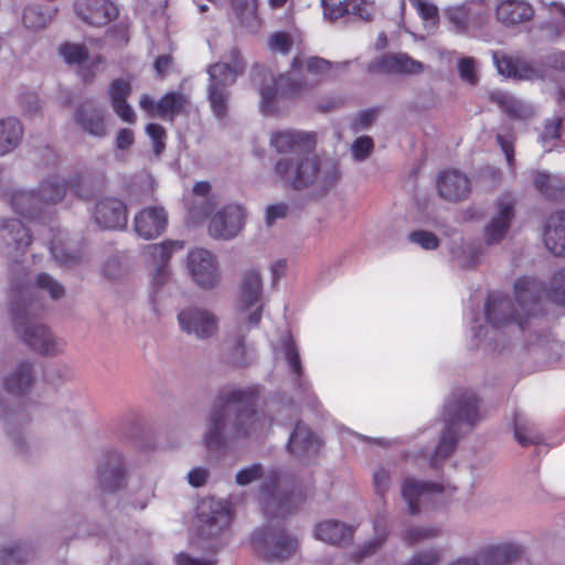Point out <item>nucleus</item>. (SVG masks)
Listing matches in <instances>:
<instances>
[{
    "label": "nucleus",
    "instance_id": "f257e3e1",
    "mask_svg": "<svg viewBox=\"0 0 565 565\" xmlns=\"http://www.w3.org/2000/svg\"><path fill=\"white\" fill-rule=\"evenodd\" d=\"M270 145L285 154L275 163V173L286 185L296 190H310L323 196L337 186L341 179L338 161L311 154L316 146L315 135L294 129L275 131Z\"/></svg>",
    "mask_w": 565,
    "mask_h": 565
},
{
    "label": "nucleus",
    "instance_id": "f03ea898",
    "mask_svg": "<svg viewBox=\"0 0 565 565\" xmlns=\"http://www.w3.org/2000/svg\"><path fill=\"white\" fill-rule=\"evenodd\" d=\"M258 390L249 386L224 391L209 415L203 444L221 449L227 441L259 437L266 434L274 418L264 409H255Z\"/></svg>",
    "mask_w": 565,
    "mask_h": 565
},
{
    "label": "nucleus",
    "instance_id": "7ed1b4c3",
    "mask_svg": "<svg viewBox=\"0 0 565 565\" xmlns=\"http://www.w3.org/2000/svg\"><path fill=\"white\" fill-rule=\"evenodd\" d=\"M331 62L319 57L295 56L291 70L278 78H271L270 85L260 88V108L264 114L275 110L274 102L278 94L299 97L312 92L331 75Z\"/></svg>",
    "mask_w": 565,
    "mask_h": 565
},
{
    "label": "nucleus",
    "instance_id": "20e7f679",
    "mask_svg": "<svg viewBox=\"0 0 565 565\" xmlns=\"http://www.w3.org/2000/svg\"><path fill=\"white\" fill-rule=\"evenodd\" d=\"M444 418L446 427L430 458V465L435 468L438 467L439 461L451 455L459 438L481 420L475 392L471 390L452 392L445 403Z\"/></svg>",
    "mask_w": 565,
    "mask_h": 565
},
{
    "label": "nucleus",
    "instance_id": "39448f33",
    "mask_svg": "<svg viewBox=\"0 0 565 565\" xmlns=\"http://www.w3.org/2000/svg\"><path fill=\"white\" fill-rule=\"evenodd\" d=\"M231 62H217L207 67V100L215 117L226 116L231 98L230 87L244 72L245 64L237 50L231 51Z\"/></svg>",
    "mask_w": 565,
    "mask_h": 565
},
{
    "label": "nucleus",
    "instance_id": "423d86ee",
    "mask_svg": "<svg viewBox=\"0 0 565 565\" xmlns=\"http://www.w3.org/2000/svg\"><path fill=\"white\" fill-rule=\"evenodd\" d=\"M35 313L36 311L28 310L20 305L11 308L15 330L33 351L43 355L62 353L66 347L65 341L52 333L46 326L33 321Z\"/></svg>",
    "mask_w": 565,
    "mask_h": 565
},
{
    "label": "nucleus",
    "instance_id": "0eeeda50",
    "mask_svg": "<svg viewBox=\"0 0 565 565\" xmlns=\"http://www.w3.org/2000/svg\"><path fill=\"white\" fill-rule=\"evenodd\" d=\"M543 292L548 300L565 305V268L554 275L548 290H543L541 282L530 277H522L514 284L515 301L526 317L536 312L535 308Z\"/></svg>",
    "mask_w": 565,
    "mask_h": 565
},
{
    "label": "nucleus",
    "instance_id": "6e6552de",
    "mask_svg": "<svg viewBox=\"0 0 565 565\" xmlns=\"http://www.w3.org/2000/svg\"><path fill=\"white\" fill-rule=\"evenodd\" d=\"M252 542L256 551L270 562L289 559L299 548L298 539L280 526H265L255 530L252 534Z\"/></svg>",
    "mask_w": 565,
    "mask_h": 565
},
{
    "label": "nucleus",
    "instance_id": "1a4fd4ad",
    "mask_svg": "<svg viewBox=\"0 0 565 565\" xmlns=\"http://www.w3.org/2000/svg\"><path fill=\"white\" fill-rule=\"evenodd\" d=\"M179 329L199 341H206L217 334L220 318L210 308L190 305L182 308L177 316Z\"/></svg>",
    "mask_w": 565,
    "mask_h": 565
},
{
    "label": "nucleus",
    "instance_id": "9d476101",
    "mask_svg": "<svg viewBox=\"0 0 565 565\" xmlns=\"http://www.w3.org/2000/svg\"><path fill=\"white\" fill-rule=\"evenodd\" d=\"M186 268L193 282L202 289H213L221 281L216 256L205 248H193L186 257Z\"/></svg>",
    "mask_w": 565,
    "mask_h": 565
},
{
    "label": "nucleus",
    "instance_id": "9b49d317",
    "mask_svg": "<svg viewBox=\"0 0 565 565\" xmlns=\"http://www.w3.org/2000/svg\"><path fill=\"white\" fill-rule=\"evenodd\" d=\"M262 278L257 270L245 273L241 294L237 301V309L241 319L246 320L249 326H257L262 319Z\"/></svg>",
    "mask_w": 565,
    "mask_h": 565
},
{
    "label": "nucleus",
    "instance_id": "f8f14e48",
    "mask_svg": "<svg viewBox=\"0 0 565 565\" xmlns=\"http://www.w3.org/2000/svg\"><path fill=\"white\" fill-rule=\"evenodd\" d=\"M198 519L201 534L212 537L230 526L232 515L228 505L224 501L210 498L200 502Z\"/></svg>",
    "mask_w": 565,
    "mask_h": 565
},
{
    "label": "nucleus",
    "instance_id": "ddd939ff",
    "mask_svg": "<svg viewBox=\"0 0 565 565\" xmlns=\"http://www.w3.org/2000/svg\"><path fill=\"white\" fill-rule=\"evenodd\" d=\"M493 62L499 74L516 81H537L544 78L547 73L546 66L541 62H532L499 53L493 54Z\"/></svg>",
    "mask_w": 565,
    "mask_h": 565
},
{
    "label": "nucleus",
    "instance_id": "4468645a",
    "mask_svg": "<svg viewBox=\"0 0 565 565\" xmlns=\"http://www.w3.org/2000/svg\"><path fill=\"white\" fill-rule=\"evenodd\" d=\"M515 200L510 194L499 198L494 205V212L484 226L483 238L488 245L501 242L507 235L515 216Z\"/></svg>",
    "mask_w": 565,
    "mask_h": 565
},
{
    "label": "nucleus",
    "instance_id": "2eb2a0df",
    "mask_svg": "<svg viewBox=\"0 0 565 565\" xmlns=\"http://www.w3.org/2000/svg\"><path fill=\"white\" fill-rule=\"evenodd\" d=\"M34 289L46 292L53 300L62 298L65 294L63 285L55 278L47 274H39L34 285L17 286L14 302L11 308H17L20 305L28 310L38 311V306L32 300Z\"/></svg>",
    "mask_w": 565,
    "mask_h": 565
},
{
    "label": "nucleus",
    "instance_id": "dca6fc26",
    "mask_svg": "<svg viewBox=\"0 0 565 565\" xmlns=\"http://www.w3.org/2000/svg\"><path fill=\"white\" fill-rule=\"evenodd\" d=\"M244 217L245 212L241 205H227L211 218L209 225L210 234L216 238H232L242 230Z\"/></svg>",
    "mask_w": 565,
    "mask_h": 565
},
{
    "label": "nucleus",
    "instance_id": "f3484780",
    "mask_svg": "<svg viewBox=\"0 0 565 565\" xmlns=\"http://www.w3.org/2000/svg\"><path fill=\"white\" fill-rule=\"evenodd\" d=\"M77 17L93 26H104L117 18L118 8L110 0H76Z\"/></svg>",
    "mask_w": 565,
    "mask_h": 565
},
{
    "label": "nucleus",
    "instance_id": "a211bd4d",
    "mask_svg": "<svg viewBox=\"0 0 565 565\" xmlns=\"http://www.w3.org/2000/svg\"><path fill=\"white\" fill-rule=\"evenodd\" d=\"M445 487L440 483L420 481L412 477L403 480L401 494L407 504L409 514L416 515L420 512V502L435 493H441Z\"/></svg>",
    "mask_w": 565,
    "mask_h": 565
},
{
    "label": "nucleus",
    "instance_id": "6ab92c4d",
    "mask_svg": "<svg viewBox=\"0 0 565 565\" xmlns=\"http://www.w3.org/2000/svg\"><path fill=\"white\" fill-rule=\"evenodd\" d=\"M489 565H532L523 544L504 541L488 546Z\"/></svg>",
    "mask_w": 565,
    "mask_h": 565
},
{
    "label": "nucleus",
    "instance_id": "aec40b11",
    "mask_svg": "<svg viewBox=\"0 0 565 565\" xmlns=\"http://www.w3.org/2000/svg\"><path fill=\"white\" fill-rule=\"evenodd\" d=\"M94 217L102 228H124L127 225V209L122 201L106 198L96 204Z\"/></svg>",
    "mask_w": 565,
    "mask_h": 565
},
{
    "label": "nucleus",
    "instance_id": "412c9836",
    "mask_svg": "<svg viewBox=\"0 0 565 565\" xmlns=\"http://www.w3.org/2000/svg\"><path fill=\"white\" fill-rule=\"evenodd\" d=\"M168 224V215L163 207L153 206L142 210L135 216L136 233L145 239L160 236Z\"/></svg>",
    "mask_w": 565,
    "mask_h": 565
},
{
    "label": "nucleus",
    "instance_id": "4be33fe9",
    "mask_svg": "<svg viewBox=\"0 0 565 565\" xmlns=\"http://www.w3.org/2000/svg\"><path fill=\"white\" fill-rule=\"evenodd\" d=\"M512 311L511 301L502 296L501 294H491L488 297L486 303V316L488 322L493 327L498 328L502 324H507L510 321H515L521 330H524V320L521 313L515 315Z\"/></svg>",
    "mask_w": 565,
    "mask_h": 565
},
{
    "label": "nucleus",
    "instance_id": "5701e85b",
    "mask_svg": "<svg viewBox=\"0 0 565 565\" xmlns=\"http://www.w3.org/2000/svg\"><path fill=\"white\" fill-rule=\"evenodd\" d=\"M125 480L126 468L122 455L118 451H110L107 462L98 469L99 486L106 492H115L125 484Z\"/></svg>",
    "mask_w": 565,
    "mask_h": 565
},
{
    "label": "nucleus",
    "instance_id": "b1692460",
    "mask_svg": "<svg viewBox=\"0 0 565 565\" xmlns=\"http://www.w3.org/2000/svg\"><path fill=\"white\" fill-rule=\"evenodd\" d=\"M324 17L337 20L345 14H353L370 20L373 13L372 3L367 0H321Z\"/></svg>",
    "mask_w": 565,
    "mask_h": 565
},
{
    "label": "nucleus",
    "instance_id": "393cba45",
    "mask_svg": "<svg viewBox=\"0 0 565 565\" xmlns=\"http://www.w3.org/2000/svg\"><path fill=\"white\" fill-rule=\"evenodd\" d=\"M437 186L440 196L452 202L461 201L470 193V180L458 170L440 173Z\"/></svg>",
    "mask_w": 565,
    "mask_h": 565
},
{
    "label": "nucleus",
    "instance_id": "a878e982",
    "mask_svg": "<svg viewBox=\"0 0 565 565\" xmlns=\"http://www.w3.org/2000/svg\"><path fill=\"white\" fill-rule=\"evenodd\" d=\"M34 383V364L23 360L18 363L1 382V387L10 395L26 392Z\"/></svg>",
    "mask_w": 565,
    "mask_h": 565
},
{
    "label": "nucleus",
    "instance_id": "bb28decb",
    "mask_svg": "<svg viewBox=\"0 0 565 565\" xmlns=\"http://www.w3.org/2000/svg\"><path fill=\"white\" fill-rule=\"evenodd\" d=\"M288 450L292 455L307 458L316 455L320 448V439L310 430V428L298 422L295 430L291 433L288 441Z\"/></svg>",
    "mask_w": 565,
    "mask_h": 565
},
{
    "label": "nucleus",
    "instance_id": "cd10ccee",
    "mask_svg": "<svg viewBox=\"0 0 565 565\" xmlns=\"http://www.w3.org/2000/svg\"><path fill=\"white\" fill-rule=\"evenodd\" d=\"M374 68L390 74H420L424 64L406 53L384 54L374 63Z\"/></svg>",
    "mask_w": 565,
    "mask_h": 565
},
{
    "label": "nucleus",
    "instance_id": "c85d7f7f",
    "mask_svg": "<svg viewBox=\"0 0 565 565\" xmlns=\"http://www.w3.org/2000/svg\"><path fill=\"white\" fill-rule=\"evenodd\" d=\"M495 15L505 25H515L533 17L532 7L524 0H498Z\"/></svg>",
    "mask_w": 565,
    "mask_h": 565
},
{
    "label": "nucleus",
    "instance_id": "c756f323",
    "mask_svg": "<svg viewBox=\"0 0 565 565\" xmlns=\"http://www.w3.org/2000/svg\"><path fill=\"white\" fill-rule=\"evenodd\" d=\"M0 191L2 199L8 202L17 213L28 217L35 216L40 203L34 192L14 186L0 189Z\"/></svg>",
    "mask_w": 565,
    "mask_h": 565
},
{
    "label": "nucleus",
    "instance_id": "7c9ffc66",
    "mask_svg": "<svg viewBox=\"0 0 565 565\" xmlns=\"http://www.w3.org/2000/svg\"><path fill=\"white\" fill-rule=\"evenodd\" d=\"M260 499L263 510L267 516L285 518L294 508L291 495L281 492L276 486L271 490L267 486H263Z\"/></svg>",
    "mask_w": 565,
    "mask_h": 565
},
{
    "label": "nucleus",
    "instance_id": "2f4dec72",
    "mask_svg": "<svg viewBox=\"0 0 565 565\" xmlns=\"http://www.w3.org/2000/svg\"><path fill=\"white\" fill-rule=\"evenodd\" d=\"M108 93L111 99L113 109L117 116L126 122H135L136 113L126 102L127 97L131 93L130 82L124 78L115 79L110 84Z\"/></svg>",
    "mask_w": 565,
    "mask_h": 565
},
{
    "label": "nucleus",
    "instance_id": "473e14b6",
    "mask_svg": "<svg viewBox=\"0 0 565 565\" xmlns=\"http://www.w3.org/2000/svg\"><path fill=\"white\" fill-rule=\"evenodd\" d=\"M77 183L78 179H72L68 183L58 175H52L45 179L40 184L39 193L36 194L39 203L56 204L61 202L66 194L68 185L74 189L77 195L82 196V193L77 189Z\"/></svg>",
    "mask_w": 565,
    "mask_h": 565
},
{
    "label": "nucleus",
    "instance_id": "72a5a7b5",
    "mask_svg": "<svg viewBox=\"0 0 565 565\" xmlns=\"http://www.w3.org/2000/svg\"><path fill=\"white\" fill-rule=\"evenodd\" d=\"M31 243L29 230L20 220H2L0 222V248L4 245L13 246L17 250H23Z\"/></svg>",
    "mask_w": 565,
    "mask_h": 565
},
{
    "label": "nucleus",
    "instance_id": "f704fd0d",
    "mask_svg": "<svg viewBox=\"0 0 565 565\" xmlns=\"http://www.w3.org/2000/svg\"><path fill=\"white\" fill-rule=\"evenodd\" d=\"M544 243L556 256L565 254V212L552 214L544 230Z\"/></svg>",
    "mask_w": 565,
    "mask_h": 565
},
{
    "label": "nucleus",
    "instance_id": "c9c22d12",
    "mask_svg": "<svg viewBox=\"0 0 565 565\" xmlns=\"http://www.w3.org/2000/svg\"><path fill=\"white\" fill-rule=\"evenodd\" d=\"M75 119L83 130L94 137L103 138L107 135L105 113L100 108L93 105H83L77 110Z\"/></svg>",
    "mask_w": 565,
    "mask_h": 565
},
{
    "label": "nucleus",
    "instance_id": "e433bc0d",
    "mask_svg": "<svg viewBox=\"0 0 565 565\" xmlns=\"http://www.w3.org/2000/svg\"><path fill=\"white\" fill-rule=\"evenodd\" d=\"M22 124L15 117L0 118V157L12 153L21 143Z\"/></svg>",
    "mask_w": 565,
    "mask_h": 565
},
{
    "label": "nucleus",
    "instance_id": "4c0bfd02",
    "mask_svg": "<svg viewBox=\"0 0 565 565\" xmlns=\"http://www.w3.org/2000/svg\"><path fill=\"white\" fill-rule=\"evenodd\" d=\"M353 535V529L337 520H328L317 524L315 536L328 544H340Z\"/></svg>",
    "mask_w": 565,
    "mask_h": 565
},
{
    "label": "nucleus",
    "instance_id": "58836bf2",
    "mask_svg": "<svg viewBox=\"0 0 565 565\" xmlns=\"http://www.w3.org/2000/svg\"><path fill=\"white\" fill-rule=\"evenodd\" d=\"M490 98L503 111L513 118L526 119L533 114V109L529 104L509 93L494 90L490 94Z\"/></svg>",
    "mask_w": 565,
    "mask_h": 565
},
{
    "label": "nucleus",
    "instance_id": "ea45409f",
    "mask_svg": "<svg viewBox=\"0 0 565 565\" xmlns=\"http://www.w3.org/2000/svg\"><path fill=\"white\" fill-rule=\"evenodd\" d=\"M490 98L503 111L513 118L526 119L533 114V109L529 104L509 93L494 90L490 94Z\"/></svg>",
    "mask_w": 565,
    "mask_h": 565
},
{
    "label": "nucleus",
    "instance_id": "a19ab883",
    "mask_svg": "<svg viewBox=\"0 0 565 565\" xmlns=\"http://www.w3.org/2000/svg\"><path fill=\"white\" fill-rule=\"evenodd\" d=\"M513 424L514 437L521 446L539 445L543 441V435L525 415L516 413Z\"/></svg>",
    "mask_w": 565,
    "mask_h": 565
},
{
    "label": "nucleus",
    "instance_id": "79ce46f5",
    "mask_svg": "<svg viewBox=\"0 0 565 565\" xmlns=\"http://www.w3.org/2000/svg\"><path fill=\"white\" fill-rule=\"evenodd\" d=\"M189 105V98L178 92L167 93L161 97L156 106V115L164 118L169 117L172 121L174 116L183 114Z\"/></svg>",
    "mask_w": 565,
    "mask_h": 565
},
{
    "label": "nucleus",
    "instance_id": "37998d69",
    "mask_svg": "<svg viewBox=\"0 0 565 565\" xmlns=\"http://www.w3.org/2000/svg\"><path fill=\"white\" fill-rule=\"evenodd\" d=\"M32 555L33 551L30 545L13 541L0 547V565H23Z\"/></svg>",
    "mask_w": 565,
    "mask_h": 565
},
{
    "label": "nucleus",
    "instance_id": "c03bdc74",
    "mask_svg": "<svg viewBox=\"0 0 565 565\" xmlns=\"http://www.w3.org/2000/svg\"><path fill=\"white\" fill-rule=\"evenodd\" d=\"M182 248L183 243L181 241H166L148 245L145 254L157 266L167 265L173 253Z\"/></svg>",
    "mask_w": 565,
    "mask_h": 565
},
{
    "label": "nucleus",
    "instance_id": "a18cd8bd",
    "mask_svg": "<svg viewBox=\"0 0 565 565\" xmlns=\"http://www.w3.org/2000/svg\"><path fill=\"white\" fill-rule=\"evenodd\" d=\"M232 2L241 23L252 32H257L260 28L257 0H232Z\"/></svg>",
    "mask_w": 565,
    "mask_h": 565
},
{
    "label": "nucleus",
    "instance_id": "49530a36",
    "mask_svg": "<svg viewBox=\"0 0 565 565\" xmlns=\"http://www.w3.org/2000/svg\"><path fill=\"white\" fill-rule=\"evenodd\" d=\"M532 179L537 191L548 198L557 199L565 192L564 182L557 177L536 171L532 173Z\"/></svg>",
    "mask_w": 565,
    "mask_h": 565
},
{
    "label": "nucleus",
    "instance_id": "de8ad7c7",
    "mask_svg": "<svg viewBox=\"0 0 565 565\" xmlns=\"http://www.w3.org/2000/svg\"><path fill=\"white\" fill-rule=\"evenodd\" d=\"M274 353L278 358L282 355L286 362L288 363L290 370L300 375L302 371L299 352L298 349L289 334H286L281 338V342L279 345L274 348Z\"/></svg>",
    "mask_w": 565,
    "mask_h": 565
},
{
    "label": "nucleus",
    "instance_id": "09e8293b",
    "mask_svg": "<svg viewBox=\"0 0 565 565\" xmlns=\"http://www.w3.org/2000/svg\"><path fill=\"white\" fill-rule=\"evenodd\" d=\"M209 182H198L193 188V193L200 198V202L189 209L191 217L195 221L206 217L212 210V203L207 199L210 192Z\"/></svg>",
    "mask_w": 565,
    "mask_h": 565
},
{
    "label": "nucleus",
    "instance_id": "8fccbe9b",
    "mask_svg": "<svg viewBox=\"0 0 565 565\" xmlns=\"http://www.w3.org/2000/svg\"><path fill=\"white\" fill-rule=\"evenodd\" d=\"M387 536L388 531L385 527H383L381 531L376 530L374 537L366 541L352 554L353 561L360 563L365 558L374 555L376 551L384 545V543L387 540Z\"/></svg>",
    "mask_w": 565,
    "mask_h": 565
},
{
    "label": "nucleus",
    "instance_id": "3c124183",
    "mask_svg": "<svg viewBox=\"0 0 565 565\" xmlns=\"http://www.w3.org/2000/svg\"><path fill=\"white\" fill-rule=\"evenodd\" d=\"M438 535V529L434 526H411L402 534V540L408 545H416Z\"/></svg>",
    "mask_w": 565,
    "mask_h": 565
},
{
    "label": "nucleus",
    "instance_id": "603ef678",
    "mask_svg": "<svg viewBox=\"0 0 565 565\" xmlns=\"http://www.w3.org/2000/svg\"><path fill=\"white\" fill-rule=\"evenodd\" d=\"M53 237L50 241V250L54 258L58 260L61 264L70 265L76 262V256L67 252V249L63 245V241L60 238L62 236L61 231L51 230Z\"/></svg>",
    "mask_w": 565,
    "mask_h": 565
},
{
    "label": "nucleus",
    "instance_id": "864d4df0",
    "mask_svg": "<svg viewBox=\"0 0 565 565\" xmlns=\"http://www.w3.org/2000/svg\"><path fill=\"white\" fill-rule=\"evenodd\" d=\"M22 20L28 29L40 30L47 24L50 18L40 7L31 6L24 9Z\"/></svg>",
    "mask_w": 565,
    "mask_h": 565
},
{
    "label": "nucleus",
    "instance_id": "5fc2aeb1",
    "mask_svg": "<svg viewBox=\"0 0 565 565\" xmlns=\"http://www.w3.org/2000/svg\"><path fill=\"white\" fill-rule=\"evenodd\" d=\"M267 44L273 53L286 55L294 45V38L287 32L278 31L268 38Z\"/></svg>",
    "mask_w": 565,
    "mask_h": 565
},
{
    "label": "nucleus",
    "instance_id": "6e6d98bb",
    "mask_svg": "<svg viewBox=\"0 0 565 565\" xmlns=\"http://www.w3.org/2000/svg\"><path fill=\"white\" fill-rule=\"evenodd\" d=\"M374 143L371 137L362 136L356 138L351 146V153L355 161H364L372 153Z\"/></svg>",
    "mask_w": 565,
    "mask_h": 565
},
{
    "label": "nucleus",
    "instance_id": "4d7b16f0",
    "mask_svg": "<svg viewBox=\"0 0 565 565\" xmlns=\"http://www.w3.org/2000/svg\"><path fill=\"white\" fill-rule=\"evenodd\" d=\"M60 53L67 63H83L87 58L84 45L65 43L60 47Z\"/></svg>",
    "mask_w": 565,
    "mask_h": 565
},
{
    "label": "nucleus",
    "instance_id": "13d9d810",
    "mask_svg": "<svg viewBox=\"0 0 565 565\" xmlns=\"http://www.w3.org/2000/svg\"><path fill=\"white\" fill-rule=\"evenodd\" d=\"M440 553L437 550H425L414 553L403 565H438Z\"/></svg>",
    "mask_w": 565,
    "mask_h": 565
},
{
    "label": "nucleus",
    "instance_id": "bf43d9fd",
    "mask_svg": "<svg viewBox=\"0 0 565 565\" xmlns=\"http://www.w3.org/2000/svg\"><path fill=\"white\" fill-rule=\"evenodd\" d=\"M263 467L259 463L239 469L235 476V481L238 486H247L263 477Z\"/></svg>",
    "mask_w": 565,
    "mask_h": 565
},
{
    "label": "nucleus",
    "instance_id": "052dcab7",
    "mask_svg": "<svg viewBox=\"0 0 565 565\" xmlns=\"http://www.w3.org/2000/svg\"><path fill=\"white\" fill-rule=\"evenodd\" d=\"M409 2L416 8L419 17L431 24L438 22V8L425 0H409Z\"/></svg>",
    "mask_w": 565,
    "mask_h": 565
},
{
    "label": "nucleus",
    "instance_id": "680f3d73",
    "mask_svg": "<svg viewBox=\"0 0 565 565\" xmlns=\"http://www.w3.org/2000/svg\"><path fill=\"white\" fill-rule=\"evenodd\" d=\"M146 134L149 136V138L153 142V150L157 156H160L161 152L164 150V138H166V130L162 126L158 124H148L146 127Z\"/></svg>",
    "mask_w": 565,
    "mask_h": 565
},
{
    "label": "nucleus",
    "instance_id": "e2e57ef3",
    "mask_svg": "<svg viewBox=\"0 0 565 565\" xmlns=\"http://www.w3.org/2000/svg\"><path fill=\"white\" fill-rule=\"evenodd\" d=\"M446 15L457 32L463 31L467 26V11L465 6L450 7Z\"/></svg>",
    "mask_w": 565,
    "mask_h": 565
},
{
    "label": "nucleus",
    "instance_id": "0e129e2a",
    "mask_svg": "<svg viewBox=\"0 0 565 565\" xmlns=\"http://www.w3.org/2000/svg\"><path fill=\"white\" fill-rule=\"evenodd\" d=\"M409 241L427 250L435 249L438 247L437 236L427 231H415L411 233Z\"/></svg>",
    "mask_w": 565,
    "mask_h": 565
},
{
    "label": "nucleus",
    "instance_id": "69168bd1",
    "mask_svg": "<svg viewBox=\"0 0 565 565\" xmlns=\"http://www.w3.org/2000/svg\"><path fill=\"white\" fill-rule=\"evenodd\" d=\"M228 361L237 366H245L248 364V350L243 339L239 338L235 340V343L228 355Z\"/></svg>",
    "mask_w": 565,
    "mask_h": 565
},
{
    "label": "nucleus",
    "instance_id": "338daca9",
    "mask_svg": "<svg viewBox=\"0 0 565 565\" xmlns=\"http://www.w3.org/2000/svg\"><path fill=\"white\" fill-rule=\"evenodd\" d=\"M373 484L375 488V492L379 495L384 497L391 484L390 471L383 467H379L373 472Z\"/></svg>",
    "mask_w": 565,
    "mask_h": 565
},
{
    "label": "nucleus",
    "instance_id": "774afa93",
    "mask_svg": "<svg viewBox=\"0 0 565 565\" xmlns=\"http://www.w3.org/2000/svg\"><path fill=\"white\" fill-rule=\"evenodd\" d=\"M446 565H489L488 546L478 554L455 558Z\"/></svg>",
    "mask_w": 565,
    "mask_h": 565
}]
</instances>
